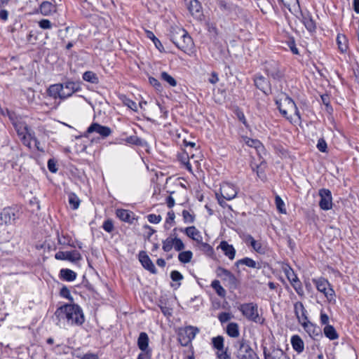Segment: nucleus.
<instances>
[{
    "instance_id": "nucleus-29",
    "label": "nucleus",
    "mask_w": 359,
    "mask_h": 359,
    "mask_svg": "<svg viewBox=\"0 0 359 359\" xmlns=\"http://www.w3.org/2000/svg\"><path fill=\"white\" fill-rule=\"evenodd\" d=\"M291 344L293 349L298 353H302L304 350V343L299 335L292 337Z\"/></svg>"
},
{
    "instance_id": "nucleus-45",
    "label": "nucleus",
    "mask_w": 359,
    "mask_h": 359,
    "mask_svg": "<svg viewBox=\"0 0 359 359\" xmlns=\"http://www.w3.org/2000/svg\"><path fill=\"white\" fill-rule=\"evenodd\" d=\"M212 343L215 348L218 350V352L224 351V337L217 336L212 339Z\"/></svg>"
},
{
    "instance_id": "nucleus-50",
    "label": "nucleus",
    "mask_w": 359,
    "mask_h": 359,
    "mask_svg": "<svg viewBox=\"0 0 359 359\" xmlns=\"http://www.w3.org/2000/svg\"><path fill=\"white\" fill-rule=\"evenodd\" d=\"M290 283H291L292 286L293 287V288L294 289V290L296 291V292L299 296L304 295V289H303L302 285L299 279L295 281H293Z\"/></svg>"
},
{
    "instance_id": "nucleus-30",
    "label": "nucleus",
    "mask_w": 359,
    "mask_h": 359,
    "mask_svg": "<svg viewBox=\"0 0 359 359\" xmlns=\"http://www.w3.org/2000/svg\"><path fill=\"white\" fill-rule=\"evenodd\" d=\"M255 84L257 88L264 92V93H267V90L269 88V83L266 79L263 76H256L255 78Z\"/></svg>"
},
{
    "instance_id": "nucleus-51",
    "label": "nucleus",
    "mask_w": 359,
    "mask_h": 359,
    "mask_svg": "<svg viewBox=\"0 0 359 359\" xmlns=\"http://www.w3.org/2000/svg\"><path fill=\"white\" fill-rule=\"evenodd\" d=\"M290 283H291L292 286L293 287V288L294 289V290L296 291V292L299 296L304 295V289H303L302 285L299 279L295 281H293Z\"/></svg>"
},
{
    "instance_id": "nucleus-18",
    "label": "nucleus",
    "mask_w": 359,
    "mask_h": 359,
    "mask_svg": "<svg viewBox=\"0 0 359 359\" xmlns=\"http://www.w3.org/2000/svg\"><path fill=\"white\" fill-rule=\"evenodd\" d=\"M244 241L247 244H250L254 250H255L257 252L262 255L266 253V246H264L261 242L255 240V238L251 235H246L244 238Z\"/></svg>"
},
{
    "instance_id": "nucleus-16",
    "label": "nucleus",
    "mask_w": 359,
    "mask_h": 359,
    "mask_svg": "<svg viewBox=\"0 0 359 359\" xmlns=\"http://www.w3.org/2000/svg\"><path fill=\"white\" fill-rule=\"evenodd\" d=\"M139 260L142 265V266L148 270L151 273H156V269L149 258V257L147 255V254L144 251H140L139 253Z\"/></svg>"
},
{
    "instance_id": "nucleus-33",
    "label": "nucleus",
    "mask_w": 359,
    "mask_h": 359,
    "mask_svg": "<svg viewBox=\"0 0 359 359\" xmlns=\"http://www.w3.org/2000/svg\"><path fill=\"white\" fill-rule=\"evenodd\" d=\"M243 141L249 147L255 148L257 151L263 149L261 142L257 139H252L248 137H242Z\"/></svg>"
},
{
    "instance_id": "nucleus-25",
    "label": "nucleus",
    "mask_w": 359,
    "mask_h": 359,
    "mask_svg": "<svg viewBox=\"0 0 359 359\" xmlns=\"http://www.w3.org/2000/svg\"><path fill=\"white\" fill-rule=\"evenodd\" d=\"M300 324L311 337L314 338L318 335L319 328L316 325L310 322L308 319L300 323Z\"/></svg>"
},
{
    "instance_id": "nucleus-56",
    "label": "nucleus",
    "mask_w": 359,
    "mask_h": 359,
    "mask_svg": "<svg viewBox=\"0 0 359 359\" xmlns=\"http://www.w3.org/2000/svg\"><path fill=\"white\" fill-rule=\"evenodd\" d=\"M149 83L154 86L156 90L158 91H162L163 87L161 84V83L155 78L154 77H149Z\"/></svg>"
},
{
    "instance_id": "nucleus-8",
    "label": "nucleus",
    "mask_w": 359,
    "mask_h": 359,
    "mask_svg": "<svg viewBox=\"0 0 359 359\" xmlns=\"http://www.w3.org/2000/svg\"><path fill=\"white\" fill-rule=\"evenodd\" d=\"M238 344V348L236 356L238 359H258L248 341L242 339Z\"/></svg>"
},
{
    "instance_id": "nucleus-39",
    "label": "nucleus",
    "mask_w": 359,
    "mask_h": 359,
    "mask_svg": "<svg viewBox=\"0 0 359 359\" xmlns=\"http://www.w3.org/2000/svg\"><path fill=\"white\" fill-rule=\"evenodd\" d=\"M61 90V83H56L50 86L48 88L47 93L48 95L53 97V99H57L59 94V91Z\"/></svg>"
},
{
    "instance_id": "nucleus-5",
    "label": "nucleus",
    "mask_w": 359,
    "mask_h": 359,
    "mask_svg": "<svg viewBox=\"0 0 359 359\" xmlns=\"http://www.w3.org/2000/svg\"><path fill=\"white\" fill-rule=\"evenodd\" d=\"M312 282L317 290L323 293L330 303L336 302L335 292L327 279L323 277L313 278Z\"/></svg>"
},
{
    "instance_id": "nucleus-59",
    "label": "nucleus",
    "mask_w": 359,
    "mask_h": 359,
    "mask_svg": "<svg viewBox=\"0 0 359 359\" xmlns=\"http://www.w3.org/2000/svg\"><path fill=\"white\" fill-rule=\"evenodd\" d=\"M47 165L50 172L55 173L57 171L56 162L53 159H49Z\"/></svg>"
},
{
    "instance_id": "nucleus-27",
    "label": "nucleus",
    "mask_w": 359,
    "mask_h": 359,
    "mask_svg": "<svg viewBox=\"0 0 359 359\" xmlns=\"http://www.w3.org/2000/svg\"><path fill=\"white\" fill-rule=\"evenodd\" d=\"M189 11L192 15L198 17L201 13V6L198 0H186Z\"/></svg>"
},
{
    "instance_id": "nucleus-36",
    "label": "nucleus",
    "mask_w": 359,
    "mask_h": 359,
    "mask_svg": "<svg viewBox=\"0 0 359 359\" xmlns=\"http://www.w3.org/2000/svg\"><path fill=\"white\" fill-rule=\"evenodd\" d=\"M82 78L85 81L90 83L97 84L99 83V78L97 75L92 71L85 72L83 74Z\"/></svg>"
},
{
    "instance_id": "nucleus-35",
    "label": "nucleus",
    "mask_w": 359,
    "mask_h": 359,
    "mask_svg": "<svg viewBox=\"0 0 359 359\" xmlns=\"http://www.w3.org/2000/svg\"><path fill=\"white\" fill-rule=\"evenodd\" d=\"M118 98L125 106L128 107L129 109H132L134 111H137V106L136 102L131 100L126 95L121 94L118 95Z\"/></svg>"
},
{
    "instance_id": "nucleus-57",
    "label": "nucleus",
    "mask_w": 359,
    "mask_h": 359,
    "mask_svg": "<svg viewBox=\"0 0 359 359\" xmlns=\"http://www.w3.org/2000/svg\"><path fill=\"white\" fill-rule=\"evenodd\" d=\"M161 216L159 215L149 214L147 215V219L150 223L158 224L161 221Z\"/></svg>"
},
{
    "instance_id": "nucleus-49",
    "label": "nucleus",
    "mask_w": 359,
    "mask_h": 359,
    "mask_svg": "<svg viewBox=\"0 0 359 359\" xmlns=\"http://www.w3.org/2000/svg\"><path fill=\"white\" fill-rule=\"evenodd\" d=\"M284 271L285 276L288 280L290 281V283H292L299 279L297 276L294 272L293 269H291L290 267L285 268Z\"/></svg>"
},
{
    "instance_id": "nucleus-58",
    "label": "nucleus",
    "mask_w": 359,
    "mask_h": 359,
    "mask_svg": "<svg viewBox=\"0 0 359 359\" xmlns=\"http://www.w3.org/2000/svg\"><path fill=\"white\" fill-rule=\"evenodd\" d=\"M197 244L199 245L200 250L203 252L207 253L212 252V248L208 243H204L203 240H201V243H198Z\"/></svg>"
},
{
    "instance_id": "nucleus-7",
    "label": "nucleus",
    "mask_w": 359,
    "mask_h": 359,
    "mask_svg": "<svg viewBox=\"0 0 359 359\" xmlns=\"http://www.w3.org/2000/svg\"><path fill=\"white\" fill-rule=\"evenodd\" d=\"M238 309L248 320L255 323H259L260 318L257 304L254 303L243 304L239 306Z\"/></svg>"
},
{
    "instance_id": "nucleus-55",
    "label": "nucleus",
    "mask_w": 359,
    "mask_h": 359,
    "mask_svg": "<svg viewBox=\"0 0 359 359\" xmlns=\"http://www.w3.org/2000/svg\"><path fill=\"white\" fill-rule=\"evenodd\" d=\"M38 24L42 29H50L53 27V23L48 19H42Z\"/></svg>"
},
{
    "instance_id": "nucleus-38",
    "label": "nucleus",
    "mask_w": 359,
    "mask_h": 359,
    "mask_svg": "<svg viewBox=\"0 0 359 359\" xmlns=\"http://www.w3.org/2000/svg\"><path fill=\"white\" fill-rule=\"evenodd\" d=\"M182 216L185 224L194 223L196 219V215L191 210H183L182 212Z\"/></svg>"
},
{
    "instance_id": "nucleus-28",
    "label": "nucleus",
    "mask_w": 359,
    "mask_h": 359,
    "mask_svg": "<svg viewBox=\"0 0 359 359\" xmlns=\"http://www.w3.org/2000/svg\"><path fill=\"white\" fill-rule=\"evenodd\" d=\"M219 248L223 251L224 254L231 260L235 258L236 250L232 245L229 244L226 241H222Z\"/></svg>"
},
{
    "instance_id": "nucleus-4",
    "label": "nucleus",
    "mask_w": 359,
    "mask_h": 359,
    "mask_svg": "<svg viewBox=\"0 0 359 359\" xmlns=\"http://www.w3.org/2000/svg\"><path fill=\"white\" fill-rule=\"evenodd\" d=\"M13 125L24 145L30 147L32 140L35 141L36 144L37 143L38 141L34 138V133L32 132L25 122L21 120H15L13 121Z\"/></svg>"
},
{
    "instance_id": "nucleus-2",
    "label": "nucleus",
    "mask_w": 359,
    "mask_h": 359,
    "mask_svg": "<svg viewBox=\"0 0 359 359\" xmlns=\"http://www.w3.org/2000/svg\"><path fill=\"white\" fill-rule=\"evenodd\" d=\"M276 105L282 114L292 123L301 122V116L294 102L289 97L284 96L276 101Z\"/></svg>"
},
{
    "instance_id": "nucleus-23",
    "label": "nucleus",
    "mask_w": 359,
    "mask_h": 359,
    "mask_svg": "<svg viewBox=\"0 0 359 359\" xmlns=\"http://www.w3.org/2000/svg\"><path fill=\"white\" fill-rule=\"evenodd\" d=\"M302 22L309 32H312L316 30V22L309 12L302 13Z\"/></svg>"
},
{
    "instance_id": "nucleus-47",
    "label": "nucleus",
    "mask_w": 359,
    "mask_h": 359,
    "mask_svg": "<svg viewBox=\"0 0 359 359\" xmlns=\"http://www.w3.org/2000/svg\"><path fill=\"white\" fill-rule=\"evenodd\" d=\"M161 78L167 82L170 86L175 87L177 86L176 80L165 72H163L161 73Z\"/></svg>"
},
{
    "instance_id": "nucleus-11",
    "label": "nucleus",
    "mask_w": 359,
    "mask_h": 359,
    "mask_svg": "<svg viewBox=\"0 0 359 359\" xmlns=\"http://www.w3.org/2000/svg\"><path fill=\"white\" fill-rule=\"evenodd\" d=\"M238 191V188L233 184L229 182H224L220 187L219 194L226 201H231L236 197Z\"/></svg>"
},
{
    "instance_id": "nucleus-3",
    "label": "nucleus",
    "mask_w": 359,
    "mask_h": 359,
    "mask_svg": "<svg viewBox=\"0 0 359 359\" xmlns=\"http://www.w3.org/2000/svg\"><path fill=\"white\" fill-rule=\"evenodd\" d=\"M171 41L180 50L189 54L193 49L194 43L187 32L182 28L174 29L171 32Z\"/></svg>"
},
{
    "instance_id": "nucleus-40",
    "label": "nucleus",
    "mask_w": 359,
    "mask_h": 359,
    "mask_svg": "<svg viewBox=\"0 0 359 359\" xmlns=\"http://www.w3.org/2000/svg\"><path fill=\"white\" fill-rule=\"evenodd\" d=\"M339 49L341 53H345L348 49L347 39L344 35L339 34L337 38Z\"/></svg>"
},
{
    "instance_id": "nucleus-46",
    "label": "nucleus",
    "mask_w": 359,
    "mask_h": 359,
    "mask_svg": "<svg viewBox=\"0 0 359 359\" xmlns=\"http://www.w3.org/2000/svg\"><path fill=\"white\" fill-rule=\"evenodd\" d=\"M236 265H239V264H243V265H245L248 267H250V268H256L257 267V263L255 260H253L251 258H249V257H245V258H243V259H239L236 262Z\"/></svg>"
},
{
    "instance_id": "nucleus-14",
    "label": "nucleus",
    "mask_w": 359,
    "mask_h": 359,
    "mask_svg": "<svg viewBox=\"0 0 359 359\" xmlns=\"http://www.w3.org/2000/svg\"><path fill=\"white\" fill-rule=\"evenodd\" d=\"M216 274L218 277L221 278L224 281L231 286H236L237 283V279L236 276L229 270L219 266L216 269Z\"/></svg>"
},
{
    "instance_id": "nucleus-52",
    "label": "nucleus",
    "mask_w": 359,
    "mask_h": 359,
    "mask_svg": "<svg viewBox=\"0 0 359 359\" xmlns=\"http://www.w3.org/2000/svg\"><path fill=\"white\" fill-rule=\"evenodd\" d=\"M233 317V315L229 312H222L218 315V319L222 324L228 322Z\"/></svg>"
},
{
    "instance_id": "nucleus-24",
    "label": "nucleus",
    "mask_w": 359,
    "mask_h": 359,
    "mask_svg": "<svg viewBox=\"0 0 359 359\" xmlns=\"http://www.w3.org/2000/svg\"><path fill=\"white\" fill-rule=\"evenodd\" d=\"M149 341L148 334L144 332H140L137 343L142 352L151 351V349L149 347Z\"/></svg>"
},
{
    "instance_id": "nucleus-19",
    "label": "nucleus",
    "mask_w": 359,
    "mask_h": 359,
    "mask_svg": "<svg viewBox=\"0 0 359 359\" xmlns=\"http://www.w3.org/2000/svg\"><path fill=\"white\" fill-rule=\"evenodd\" d=\"M56 11V6L48 1H42L39 7V12L44 16L53 15Z\"/></svg>"
},
{
    "instance_id": "nucleus-54",
    "label": "nucleus",
    "mask_w": 359,
    "mask_h": 359,
    "mask_svg": "<svg viewBox=\"0 0 359 359\" xmlns=\"http://www.w3.org/2000/svg\"><path fill=\"white\" fill-rule=\"evenodd\" d=\"M102 228L108 233L112 232L114 229L113 221L110 219L105 220L102 224Z\"/></svg>"
},
{
    "instance_id": "nucleus-63",
    "label": "nucleus",
    "mask_w": 359,
    "mask_h": 359,
    "mask_svg": "<svg viewBox=\"0 0 359 359\" xmlns=\"http://www.w3.org/2000/svg\"><path fill=\"white\" fill-rule=\"evenodd\" d=\"M170 278L173 281H179L183 278V276L179 271H172L170 273Z\"/></svg>"
},
{
    "instance_id": "nucleus-20",
    "label": "nucleus",
    "mask_w": 359,
    "mask_h": 359,
    "mask_svg": "<svg viewBox=\"0 0 359 359\" xmlns=\"http://www.w3.org/2000/svg\"><path fill=\"white\" fill-rule=\"evenodd\" d=\"M189 238L194 241L196 243H201L203 236L200 231L194 226H188L182 230Z\"/></svg>"
},
{
    "instance_id": "nucleus-21",
    "label": "nucleus",
    "mask_w": 359,
    "mask_h": 359,
    "mask_svg": "<svg viewBox=\"0 0 359 359\" xmlns=\"http://www.w3.org/2000/svg\"><path fill=\"white\" fill-rule=\"evenodd\" d=\"M264 355L265 359H290L286 353L280 348H273L271 351H268L264 348Z\"/></svg>"
},
{
    "instance_id": "nucleus-43",
    "label": "nucleus",
    "mask_w": 359,
    "mask_h": 359,
    "mask_svg": "<svg viewBox=\"0 0 359 359\" xmlns=\"http://www.w3.org/2000/svg\"><path fill=\"white\" fill-rule=\"evenodd\" d=\"M211 287L215 290L218 296L224 297L226 296V290L221 285L220 282L218 280H214L211 283Z\"/></svg>"
},
{
    "instance_id": "nucleus-22",
    "label": "nucleus",
    "mask_w": 359,
    "mask_h": 359,
    "mask_svg": "<svg viewBox=\"0 0 359 359\" xmlns=\"http://www.w3.org/2000/svg\"><path fill=\"white\" fill-rule=\"evenodd\" d=\"M294 311L295 316L299 323L308 319L307 311L306 310L303 304L301 302H297L296 303H294Z\"/></svg>"
},
{
    "instance_id": "nucleus-64",
    "label": "nucleus",
    "mask_w": 359,
    "mask_h": 359,
    "mask_svg": "<svg viewBox=\"0 0 359 359\" xmlns=\"http://www.w3.org/2000/svg\"><path fill=\"white\" fill-rule=\"evenodd\" d=\"M151 351L141 352L137 356V359H151Z\"/></svg>"
},
{
    "instance_id": "nucleus-53",
    "label": "nucleus",
    "mask_w": 359,
    "mask_h": 359,
    "mask_svg": "<svg viewBox=\"0 0 359 359\" xmlns=\"http://www.w3.org/2000/svg\"><path fill=\"white\" fill-rule=\"evenodd\" d=\"M184 244L183 243V241L177 237L176 234H175V237H174V248L176 251H181L182 250H184Z\"/></svg>"
},
{
    "instance_id": "nucleus-1",
    "label": "nucleus",
    "mask_w": 359,
    "mask_h": 359,
    "mask_svg": "<svg viewBox=\"0 0 359 359\" xmlns=\"http://www.w3.org/2000/svg\"><path fill=\"white\" fill-rule=\"evenodd\" d=\"M56 325L81 326L85 321L81 308L75 304H66L58 307L55 312Z\"/></svg>"
},
{
    "instance_id": "nucleus-10",
    "label": "nucleus",
    "mask_w": 359,
    "mask_h": 359,
    "mask_svg": "<svg viewBox=\"0 0 359 359\" xmlns=\"http://www.w3.org/2000/svg\"><path fill=\"white\" fill-rule=\"evenodd\" d=\"M16 210L12 207H6L0 212V225H9L18 218Z\"/></svg>"
},
{
    "instance_id": "nucleus-42",
    "label": "nucleus",
    "mask_w": 359,
    "mask_h": 359,
    "mask_svg": "<svg viewBox=\"0 0 359 359\" xmlns=\"http://www.w3.org/2000/svg\"><path fill=\"white\" fill-rule=\"evenodd\" d=\"M193 253L190 250L183 251L179 253L178 259L181 263L187 264L191 262Z\"/></svg>"
},
{
    "instance_id": "nucleus-37",
    "label": "nucleus",
    "mask_w": 359,
    "mask_h": 359,
    "mask_svg": "<svg viewBox=\"0 0 359 359\" xmlns=\"http://www.w3.org/2000/svg\"><path fill=\"white\" fill-rule=\"evenodd\" d=\"M175 231V229L173 230V232ZM175 234V233H172L170 236H168L165 240L163 241L162 248L165 252H170L172 249V248H174Z\"/></svg>"
},
{
    "instance_id": "nucleus-44",
    "label": "nucleus",
    "mask_w": 359,
    "mask_h": 359,
    "mask_svg": "<svg viewBox=\"0 0 359 359\" xmlns=\"http://www.w3.org/2000/svg\"><path fill=\"white\" fill-rule=\"evenodd\" d=\"M68 201L72 209L76 210L77 208H79L81 201L79 197L75 194L70 193L68 195Z\"/></svg>"
},
{
    "instance_id": "nucleus-15",
    "label": "nucleus",
    "mask_w": 359,
    "mask_h": 359,
    "mask_svg": "<svg viewBox=\"0 0 359 359\" xmlns=\"http://www.w3.org/2000/svg\"><path fill=\"white\" fill-rule=\"evenodd\" d=\"M55 258L57 260H68L74 262L80 260L81 255L77 250L59 251L55 255Z\"/></svg>"
},
{
    "instance_id": "nucleus-26",
    "label": "nucleus",
    "mask_w": 359,
    "mask_h": 359,
    "mask_svg": "<svg viewBox=\"0 0 359 359\" xmlns=\"http://www.w3.org/2000/svg\"><path fill=\"white\" fill-rule=\"evenodd\" d=\"M116 216L125 222L132 224L135 219L134 213L128 210L118 209L116 212Z\"/></svg>"
},
{
    "instance_id": "nucleus-61",
    "label": "nucleus",
    "mask_w": 359,
    "mask_h": 359,
    "mask_svg": "<svg viewBox=\"0 0 359 359\" xmlns=\"http://www.w3.org/2000/svg\"><path fill=\"white\" fill-rule=\"evenodd\" d=\"M60 295L65 298L72 300L69 290L67 287H63L60 290Z\"/></svg>"
},
{
    "instance_id": "nucleus-60",
    "label": "nucleus",
    "mask_w": 359,
    "mask_h": 359,
    "mask_svg": "<svg viewBox=\"0 0 359 359\" xmlns=\"http://www.w3.org/2000/svg\"><path fill=\"white\" fill-rule=\"evenodd\" d=\"M317 148L322 152H325L327 149V143L323 139L318 140Z\"/></svg>"
},
{
    "instance_id": "nucleus-62",
    "label": "nucleus",
    "mask_w": 359,
    "mask_h": 359,
    "mask_svg": "<svg viewBox=\"0 0 359 359\" xmlns=\"http://www.w3.org/2000/svg\"><path fill=\"white\" fill-rule=\"evenodd\" d=\"M265 165V163L262 161L259 165H256L255 167L252 165V170L257 172V175L259 177H261V174L263 172L262 166Z\"/></svg>"
},
{
    "instance_id": "nucleus-41",
    "label": "nucleus",
    "mask_w": 359,
    "mask_h": 359,
    "mask_svg": "<svg viewBox=\"0 0 359 359\" xmlns=\"http://www.w3.org/2000/svg\"><path fill=\"white\" fill-rule=\"evenodd\" d=\"M146 34L147 38L150 39L154 43L156 48L160 51L163 52L164 51V48L161 43V42L158 40V38H156L154 35V34L149 30L146 31Z\"/></svg>"
},
{
    "instance_id": "nucleus-13",
    "label": "nucleus",
    "mask_w": 359,
    "mask_h": 359,
    "mask_svg": "<svg viewBox=\"0 0 359 359\" xmlns=\"http://www.w3.org/2000/svg\"><path fill=\"white\" fill-rule=\"evenodd\" d=\"M97 133L102 138H107L112 133L111 129L105 126H102L97 123H92L86 130L87 134Z\"/></svg>"
},
{
    "instance_id": "nucleus-32",
    "label": "nucleus",
    "mask_w": 359,
    "mask_h": 359,
    "mask_svg": "<svg viewBox=\"0 0 359 359\" xmlns=\"http://www.w3.org/2000/svg\"><path fill=\"white\" fill-rule=\"evenodd\" d=\"M323 333L325 336L330 340H335L339 338V334L335 328L330 325H327L323 328Z\"/></svg>"
},
{
    "instance_id": "nucleus-17",
    "label": "nucleus",
    "mask_w": 359,
    "mask_h": 359,
    "mask_svg": "<svg viewBox=\"0 0 359 359\" xmlns=\"http://www.w3.org/2000/svg\"><path fill=\"white\" fill-rule=\"evenodd\" d=\"M64 89L63 97L65 99L72 96L74 93L81 90V86L79 83H75L74 81H67L64 83H62Z\"/></svg>"
},
{
    "instance_id": "nucleus-34",
    "label": "nucleus",
    "mask_w": 359,
    "mask_h": 359,
    "mask_svg": "<svg viewBox=\"0 0 359 359\" xmlns=\"http://www.w3.org/2000/svg\"><path fill=\"white\" fill-rule=\"evenodd\" d=\"M60 276L66 281H73L76 278V273L68 269H62L60 271Z\"/></svg>"
},
{
    "instance_id": "nucleus-31",
    "label": "nucleus",
    "mask_w": 359,
    "mask_h": 359,
    "mask_svg": "<svg viewBox=\"0 0 359 359\" xmlns=\"http://www.w3.org/2000/svg\"><path fill=\"white\" fill-rule=\"evenodd\" d=\"M226 332L230 337L237 338L240 335L239 326L236 323H230L226 327Z\"/></svg>"
},
{
    "instance_id": "nucleus-12",
    "label": "nucleus",
    "mask_w": 359,
    "mask_h": 359,
    "mask_svg": "<svg viewBox=\"0 0 359 359\" xmlns=\"http://www.w3.org/2000/svg\"><path fill=\"white\" fill-rule=\"evenodd\" d=\"M320 200L319 202L320 208L323 210H329L332 208V197L331 191L327 189H321L319 190Z\"/></svg>"
},
{
    "instance_id": "nucleus-9",
    "label": "nucleus",
    "mask_w": 359,
    "mask_h": 359,
    "mask_svg": "<svg viewBox=\"0 0 359 359\" xmlns=\"http://www.w3.org/2000/svg\"><path fill=\"white\" fill-rule=\"evenodd\" d=\"M264 69L268 76L276 81H280L283 78V72L280 69L278 63L274 60L266 62Z\"/></svg>"
},
{
    "instance_id": "nucleus-6",
    "label": "nucleus",
    "mask_w": 359,
    "mask_h": 359,
    "mask_svg": "<svg viewBox=\"0 0 359 359\" xmlns=\"http://www.w3.org/2000/svg\"><path fill=\"white\" fill-rule=\"evenodd\" d=\"M199 331L198 327L191 325L180 328L177 333L179 342L183 346H189Z\"/></svg>"
},
{
    "instance_id": "nucleus-48",
    "label": "nucleus",
    "mask_w": 359,
    "mask_h": 359,
    "mask_svg": "<svg viewBox=\"0 0 359 359\" xmlns=\"http://www.w3.org/2000/svg\"><path fill=\"white\" fill-rule=\"evenodd\" d=\"M275 203L278 210L280 213L285 214L286 209L285 208V203L278 195L275 197Z\"/></svg>"
}]
</instances>
